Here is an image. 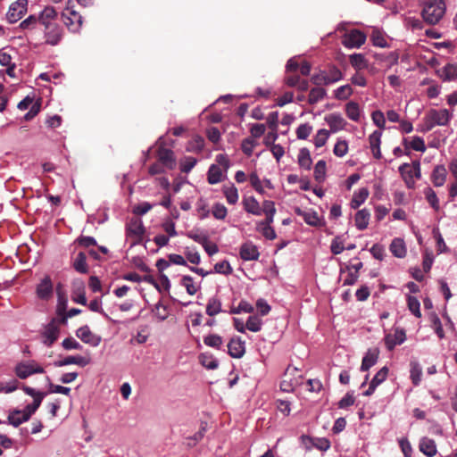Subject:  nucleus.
<instances>
[{
    "label": "nucleus",
    "mask_w": 457,
    "mask_h": 457,
    "mask_svg": "<svg viewBox=\"0 0 457 457\" xmlns=\"http://www.w3.org/2000/svg\"><path fill=\"white\" fill-rule=\"evenodd\" d=\"M59 320L56 318L52 320L45 327L42 332L43 343L46 346H51L59 337L60 325Z\"/></svg>",
    "instance_id": "obj_7"
},
{
    "label": "nucleus",
    "mask_w": 457,
    "mask_h": 457,
    "mask_svg": "<svg viewBox=\"0 0 457 457\" xmlns=\"http://www.w3.org/2000/svg\"><path fill=\"white\" fill-rule=\"evenodd\" d=\"M388 371L389 370L387 367L385 366L381 368L370 381L369 388L363 393V395H371L374 393L375 389L386 379Z\"/></svg>",
    "instance_id": "obj_15"
},
{
    "label": "nucleus",
    "mask_w": 457,
    "mask_h": 457,
    "mask_svg": "<svg viewBox=\"0 0 457 457\" xmlns=\"http://www.w3.org/2000/svg\"><path fill=\"white\" fill-rule=\"evenodd\" d=\"M447 171L445 166L437 165L431 174V180L435 187H441L445 184Z\"/></svg>",
    "instance_id": "obj_28"
},
{
    "label": "nucleus",
    "mask_w": 457,
    "mask_h": 457,
    "mask_svg": "<svg viewBox=\"0 0 457 457\" xmlns=\"http://www.w3.org/2000/svg\"><path fill=\"white\" fill-rule=\"evenodd\" d=\"M263 212L266 216L265 220L259 223V228H262V233L266 239L273 240L276 238V232L270 224L273 221V217L276 212L275 204L272 201H264L262 203V210L259 208V215Z\"/></svg>",
    "instance_id": "obj_2"
},
{
    "label": "nucleus",
    "mask_w": 457,
    "mask_h": 457,
    "mask_svg": "<svg viewBox=\"0 0 457 457\" xmlns=\"http://www.w3.org/2000/svg\"><path fill=\"white\" fill-rule=\"evenodd\" d=\"M212 212L216 219L224 220L228 211L224 204L217 203L213 205Z\"/></svg>",
    "instance_id": "obj_60"
},
{
    "label": "nucleus",
    "mask_w": 457,
    "mask_h": 457,
    "mask_svg": "<svg viewBox=\"0 0 457 457\" xmlns=\"http://www.w3.org/2000/svg\"><path fill=\"white\" fill-rule=\"evenodd\" d=\"M207 180L211 185L217 184L222 180V170L217 164H212L207 173Z\"/></svg>",
    "instance_id": "obj_30"
},
{
    "label": "nucleus",
    "mask_w": 457,
    "mask_h": 457,
    "mask_svg": "<svg viewBox=\"0 0 457 457\" xmlns=\"http://www.w3.org/2000/svg\"><path fill=\"white\" fill-rule=\"evenodd\" d=\"M57 12L52 6H46L40 12L37 20L42 26L56 22Z\"/></svg>",
    "instance_id": "obj_23"
},
{
    "label": "nucleus",
    "mask_w": 457,
    "mask_h": 457,
    "mask_svg": "<svg viewBox=\"0 0 457 457\" xmlns=\"http://www.w3.org/2000/svg\"><path fill=\"white\" fill-rule=\"evenodd\" d=\"M343 78L342 71L335 65H332L326 71V79L328 85L336 83Z\"/></svg>",
    "instance_id": "obj_39"
},
{
    "label": "nucleus",
    "mask_w": 457,
    "mask_h": 457,
    "mask_svg": "<svg viewBox=\"0 0 457 457\" xmlns=\"http://www.w3.org/2000/svg\"><path fill=\"white\" fill-rule=\"evenodd\" d=\"M240 257L244 261L257 260V246L253 242H245L240 247Z\"/></svg>",
    "instance_id": "obj_20"
},
{
    "label": "nucleus",
    "mask_w": 457,
    "mask_h": 457,
    "mask_svg": "<svg viewBox=\"0 0 457 457\" xmlns=\"http://www.w3.org/2000/svg\"><path fill=\"white\" fill-rule=\"evenodd\" d=\"M328 137H329V131L325 129H319L317 131V134L314 137V140H313V144L314 145L317 147V148H320V147H322L323 145H326L328 139Z\"/></svg>",
    "instance_id": "obj_46"
},
{
    "label": "nucleus",
    "mask_w": 457,
    "mask_h": 457,
    "mask_svg": "<svg viewBox=\"0 0 457 457\" xmlns=\"http://www.w3.org/2000/svg\"><path fill=\"white\" fill-rule=\"evenodd\" d=\"M350 64L357 71L367 68L368 62L361 54H353L349 56Z\"/></svg>",
    "instance_id": "obj_33"
},
{
    "label": "nucleus",
    "mask_w": 457,
    "mask_h": 457,
    "mask_svg": "<svg viewBox=\"0 0 457 457\" xmlns=\"http://www.w3.org/2000/svg\"><path fill=\"white\" fill-rule=\"evenodd\" d=\"M223 191L228 204H234L237 202L238 194L235 187H225Z\"/></svg>",
    "instance_id": "obj_59"
},
{
    "label": "nucleus",
    "mask_w": 457,
    "mask_h": 457,
    "mask_svg": "<svg viewBox=\"0 0 457 457\" xmlns=\"http://www.w3.org/2000/svg\"><path fill=\"white\" fill-rule=\"evenodd\" d=\"M445 12L444 0H433L423 6L421 16L429 25H435L440 21Z\"/></svg>",
    "instance_id": "obj_1"
},
{
    "label": "nucleus",
    "mask_w": 457,
    "mask_h": 457,
    "mask_svg": "<svg viewBox=\"0 0 457 457\" xmlns=\"http://www.w3.org/2000/svg\"><path fill=\"white\" fill-rule=\"evenodd\" d=\"M89 363V359L81 356V355H75V356H67L62 360H59L54 361V365L55 367H62L70 364H77L81 367H85Z\"/></svg>",
    "instance_id": "obj_19"
},
{
    "label": "nucleus",
    "mask_w": 457,
    "mask_h": 457,
    "mask_svg": "<svg viewBox=\"0 0 457 457\" xmlns=\"http://www.w3.org/2000/svg\"><path fill=\"white\" fill-rule=\"evenodd\" d=\"M76 336L85 344L96 347L100 345L102 337L94 334L88 326L85 325L79 328L76 331Z\"/></svg>",
    "instance_id": "obj_10"
},
{
    "label": "nucleus",
    "mask_w": 457,
    "mask_h": 457,
    "mask_svg": "<svg viewBox=\"0 0 457 457\" xmlns=\"http://www.w3.org/2000/svg\"><path fill=\"white\" fill-rule=\"evenodd\" d=\"M204 147V139L201 136H195L187 146V152L200 153Z\"/></svg>",
    "instance_id": "obj_38"
},
{
    "label": "nucleus",
    "mask_w": 457,
    "mask_h": 457,
    "mask_svg": "<svg viewBox=\"0 0 457 457\" xmlns=\"http://www.w3.org/2000/svg\"><path fill=\"white\" fill-rule=\"evenodd\" d=\"M197 160L192 156H186L180 162V170L183 173H188L195 166Z\"/></svg>",
    "instance_id": "obj_51"
},
{
    "label": "nucleus",
    "mask_w": 457,
    "mask_h": 457,
    "mask_svg": "<svg viewBox=\"0 0 457 457\" xmlns=\"http://www.w3.org/2000/svg\"><path fill=\"white\" fill-rule=\"evenodd\" d=\"M221 312V303L216 297H212L209 299L208 303L206 305V313L212 317L217 315Z\"/></svg>",
    "instance_id": "obj_40"
},
{
    "label": "nucleus",
    "mask_w": 457,
    "mask_h": 457,
    "mask_svg": "<svg viewBox=\"0 0 457 457\" xmlns=\"http://www.w3.org/2000/svg\"><path fill=\"white\" fill-rule=\"evenodd\" d=\"M53 294V283L49 276H46L37 287V295L40 299L47 300Z\"/></svg>",
    "instance_id": "obj_17"
},
{
    "label": "nucleus",
    "mask_w": 457,
    "mask_h": 457,
    "mask_svg": "<svg viewBox=\"0 0 457 457\" xmlns=\"http://www.w3.org/2000/svg\"><path fill=\"white\" fill-rule=\"evenodd\" d=\"M62 21L69 30L76 32L82 25V16L73 9L72 1L69 0L62 13Z\"/></svg>",
    "instance_id": "obj_4"
},
{
    "label": "nucleus",
    "mask_w": 457,
    "mask_h": 457,
    "mask_svg": "<svg viewBox=\"0 0 457 457\" xmlns=\"http://www.w3.org/2000/svg\"><path fill=\"white\" fill-rule=\"evenodd\" d=\"M427 116L434 126H445L449 122L452 114L446 109H430Z\"/></svg>",
    "instance_id": "obj_11"
},
{
    "label": "nucleus",
    "mask_w": 457,
    "mask_h": 457,
    "mask_svg": "<svg viewBox=\"0 0 457 457\" xmlns=\"http://www.w3.org/2000/svg\"><path fill=\"white\" fill-rule=\"evenodd\" d=\"M378 349H370L362 358L361 370L366 371L374 366L378 361Z\"/></svg>",
    "instance_id": "obj_26"
},
{
    "label": "nucleus",
    "mask_w": 457,
    "mask_h": 457,
    "mask_svg": "<svg viewBox=\"0 0 457 457\" xmlns=\"http://www.w3.org/2000/svg\"><path fill=\"white\" fill-rule=\"evenodd\" d=\"M44 395H38L33 399V403L31 404H28L24 408L25 417L23 420H29L31 415L39 408L42 400L44 399Z\"/></svg>",
    "instance_id": "obj_43"
},
{
    "label": "nucleus",
    "mask_w": 457,
    "mask_h": 457,
    "mask_svg": "<svg viewBox=\"0 0 457 457\" xmlns=\"http://www.w3.org/2000/svg\"><path fill=\"white\" fill-rule=\"evenodd\" d=\"M312 163L310 151L307 148H302L298 154V164L301 168L310 170Z\"/></svg>",
    "instance_id": "obj_37"
},
{
    "label": "nucleus",
    "mask_w": 457,
    "mask_h": 457,
    "mask_svg": "<svg viewBox=\"0 0 457 457\" xmlns=\"http://www.w3.org/2000/svg\"><path fill=\"white\" fill-rule=\"evenodd\" d=\"M45 42L50 46H57L63 37V29L57 22L44 26Z\"/></svg>",
    "instance_id": "obj_6"
},
{
    "label": "nucleus",
    "mask_w": 457,
    "mask_h": 457,
    "mask_svg": "<svg viewBox=\"0 0 457 457\" xmlns=\"http://www.w3.org/2000/svg\"><path fill=\"white\" fill-rule=\"evenodd\" d=\"M406 339L405 331L403 328H395L394 333L386 334L384 341L386 348L392 351L396 345L403 344Z\"/></svg>",
    "instance_id": "obj_13"
},
{
    "label": "nucleus",
    "mask_w": 457,
    "mask_h": 457,
    "mask_svg": "<svg viewBox=\"0 0 457 457\" xmlns=\"http://www.w3.org/2000/svg\"><path fill=\"white\" fill-rule=\"evenodd\" d=\"M326 162L320 160L314 167V179L318 182H322L326 176Z\"/></svg>",
    "instance_id": "obj_49"
},
{
    "label": "nucleus",
    "mask_w": 457,
    "mask_h": 457,
    "mask_svg": "<svg viewBox=\"0 0 457 457\" xmlns=\"http://www.w3.org/2000/svg\"><path fill=\"white\" fill-rule=\"evenodd\" d=\"M325 121L330 128V132L336 133L339 130H343L347 122L339 113H330L325 117Z\"/></svg>",
    "instance_id": "obj_16"
},
{
    "label": "nucleus",
    "mask_w": 457,
    "mask_h": 457,
    "mask_svg": "<svg viewBox=\"0 0 457 457\" xmlns=\"http://www.w3.org/2000/svg\"><path fill=\"white\" fill-rule=\"evenodd\" d=\"M443 77L445 80H454L457 79V64L448 63L443 69Z\"/></svg>",
    "instance_id": "obj_48"
},
{
    "label": "nucleus",
    "mask_w": 457,
    "mask_h": 457,
    "mask_svg": "<svg viewBox=\"0 0 457 457\" xmlns=\"http://www.w3.org/2000/svg\"><path fill=\"white\" fill-rule=\"evenodd\" d=\"M400 448L404 455V457H411L412 453L411 445L409 440L406 437H403L399 439Z\"/></svg>",
    "instance_id": "obj_64"
},
{
    "label": "nucleus",
    "mask_w": 457,
    "mask_h": 457,
    "mask_svg": "<svg viewBox=\"0 0 457 457\" xmlns=\"http://www.w3.org/2000/svg\"><path fill=\"white\" fill-rule=\"evenodd\" d=\"M370 213L367 209L360 210L355 214V226L358 229L363 230L368 227Z\"/></svg>",
    "instance_id": "obj_29"
},
{
    "label": "nucleus",
    "mask_w": 457,
    "mask_h": 457,
    "mask_svg": "<svg viewBox=\"0 0 457 457\" xmlns=\"http://www.w3.org/2000/svg\"><path fill=\"white\" fill-rule=\"evenodd\" d=\"M296 213L302 215L304 221L309 225L317 226L320 223V218L315 212H302L300 209H297Z\"/></svg>",
    "instance_id": "obj_44"
},
{
    "label": "nucleus",
    "mask_w": 457,
    "mask_h": 457,
    "mask_svg": "<svg viewBox=\"0 0 457 457\" xmlns=\"http://www.w3.org/2000/svg\"><path fill=\"white\" fill-rule=\"evenodd\" d=\"M14 371L18 378L25 379L33 374L44 373L45 370L36 361H29L18 363L15 366Z\"/></svg>",
    "instance_id": "obj_5"
},
{
    "label": "nucleus",
    "mask_w": 457,
    "mask_h": 457,
    "mask_svg": "<svg viewBox=\"0 0 457 457\" xmlns=\"http://www.w3.org/2000/svg\"><path fill=\"white\" fill-rule=\"evenodd\" d=\"M403 144L406 147H410L415 151H419V152L426 151V145H425L424 140L420 137H414L412 138V140L409 143V145H408L407 139H404Z\"/></svg>",
    "instance_id": "obj_47"
},
{
    "label": "nucleus",
    "mask_w": 457,
    "mask_h": 457,
    "mask_svg": "<svg viewBox=\"0 0 457 457\" xmlns=\"http://www.w3.org/2000/svg\"><path fill=\"white\" fill-rule=\"evenodd\" d=\"M410 378L414 386H419L421 381L422 369L417 361H411L410 363Z\"/></svg>",
    "instance_id": "obj_35"
},
{
    "label": "nucleus",
    "mask_w": 457,
    "mask_h": 457,
    "mask_svg": "<svg viewBox=\"0 0 457 457\" xmlns=\"http://www.w3.org/2000/svg\"><path fill=\"white\" fill-rule=\"evenodd\" d=\"M366 41V35L358 30L352 29L349 33L345 34L344 38V45L346 47L353 48L361 46Z\"/></svg>",
    "instance_id": "obj_12"
},
{
    "label": "nucleus",
    "mask_w": 457,
    "mask_h": 457,
    "mask_svg": "<svg viewBox=\"0 0 457 457\" xmlns=\"http://www.w3.org/2000/svg\"><path fill=\"white\" fill-rule=\"evenodd\" d=\"M353 94V88L349 85H344L335 90V97L338 100H346Z\"/></svg>",
    "instance_id": "obj_50"
},
{
    "label": "nucleus",
    "mask_w": 457,
    "mask_h": 457,
    "mask_svg": "<svg viewBox=\"0 0 457 457\" xmlns=\"http://www.w3.org/2000/svg\"><path fill=\"white\" fill-rule=\"evenodd\" d=\"M369 196V190L366 187H362L355 192L351 201V207L357 209L362 204Z\"/></svg>",
    "instance_id": "obj_31"
},
{
    "label": "nucleus",
    "mask_w": 457,
    "mask_h": 457,
    "mask_svg": "<svg viewBox=\"0 0 457 457\" xmlns=\"http://www.w3.org/2000/svg\"><path fill=\"white\" fill-rule=\"evenodd\" d=\"M158 162L164 167L172 170L175 167L176 161L172 150L165 148L162 145L157 150Z\"/></svg>",
    "instance_id": "obj_14"
},
{
    "label": "nucleus",
    "mask_w": 457,
    "mask_h": 457,
    "mask_svg": "<svg viewBox=\"0 0 457 457\" xmlns=\"http://www.w3.org/2000/svg\"><path fill=\"white\" fill-rule=\"evenodd\" d=\"M390 252L397 258H403L406 255V246L402 238L396 237L392 240L389 245Z\"/></svg>",
    "instance_id": "obj_27"
},
{
    "label": "nucleus",
    "mask_w": 457,
    "mask_h": 457,
    "mask_svg": "<svg viewBox=\"0 0 457 457\" xmlns=\"http://www.w3.org/2000/svg\"><path fill=\"white\" fill-rule=\"evenodd\" d=\"M73 268L76 271L81 274H86L88 272V266L87 264V257L85 253L79 252L77 254L73 262Z\"/></svg>",
    "instance_id": "obj_32"
},
{
    "label": "nucleus",
    "mask_w": 457,
    "mask_h": 457,
    "mask_svg": "<svg viewBox=\"0 0 457 457\" xmlns=\"http://www.w3.org/2000/svg\"><path fill=\"white\" fill-rule=\"evenodd\" d=\"M419 447L420 451L428 457H434L437 453L436 442L428 437H423Z\"/></svg>",
    "instance_id": "obj_25"
},
{
    "label": "nucleus",
    "mask_w": 457,
    "mask_h": 457,
    "mask_svg": "<svg viewBox=\"0 0 457 457\" xmlns=\"http://www.w3.org/2000/svg\"><path fill=\"white\" fill-rule=\"evenodd\" d=\"M425 196H426L427 201L431 205V207L433 209H435L436 211H437L439 209V201H438V198H437L435 191L432 188L428 187L425 190Z\"/></svg>",
    "instance_id": "obj_55"
},
{
    "label": "nucleus",
    "mask_w": 457,
    "mask_h": 457,
    "mask_svg": "<svg viewBox=\"0 0 457 457\" xmlns=\"http://www.w3.org/2000/svg\"><path fill=\"white\" fill-rule=\"evenodd\" d=\"M370 40L375 46L386 47L387 42L384 36L378 30H373L370 36Z\"/></svg>",
    "instance_id": "obj_57"
},
{
    "label": "nucleus",
    "mask_w": 457,
    "mask_h": 457,
    "mask_svg": "<svg viewBox=\"0 0 457 457\" xmlns=\"http://www.w3.org/2000/svg\"><path fill=\"white\" fill-rule=\"evenodd\" d=\"M345 112L347 117L353 120L358 121L360 119L359 104L355 102H349L345 106Z\"/></svg>",
    "instance_id": "obj_42"
},
{
    "label": "nucleus",
    "mask_w": 457,
    "mask_h": 457,
    "mask_svg": "<svg viewBox=\"0 0 457 457\" xmlns=\"http://www.w3.org/2000/svg\"><path fill=\"white\" fill-rule=\"evenodd\" d=\"M382 132L380 130H375L369 137L370 147L371 149L374 158L380 159L382 157L380 152Z\"/></svg>",
    "instance_id": "obj_22"
},
{
    "label": "nucleus",
    "mask_w": 457,
    "mask_h": 457,
    "mask_svg": "<svg viewBox=\"0 0 457 457\" xmlns=\"http://www.w3.org/2000/svg\"><path fill=\"white\" fill-rule=\"evenodd\" d=\"M413 171V164L403 163L399 167V172L408 188H413L415 186Z\"/></svg>",
    "instance_id": "obj_21"
},
{
    "label": "nucleus",
    "mask_w": 457,
    "mask_h": 457,
    "mask_svg": "<svg viewBox=\"0 0 457 457\" xmlns=\"http://www.w3.org/2000/svg\"><path fill=\"white\" fill-rule=\"evenodd\" d=\"M257 137V124L251 126V137L243 140L241 148L245 154L251 155L254 146L256 145L255 137Z\"/></svg>",
    "instance_id": "obj_18"
},
{
    "label": "nucleus",
    "mask_w": 457,
    "mask_h": 457,
    "mask_svg": "<svg viewBox=\"0 0 457 457\" xmlns=\"http://www.w3.org/2000/svg\"><path fill=\"white\" fill-rule=\"evenodd\" d=\"M348 144L345 140H337L336 143L333 153L338 157H343L347 154Z\"/></svg>",
    "instance_id": "obj_58"
},
{
    "label": "nucleus",
    "mask_w": 457,
    "mask_h": 457,
    "mask_svg": "<svg viewBox=\"0 0 457 457\" xmlns=\"http://www.w3.org/2000/svg\"><path fill=\"white\" fill-rule=\"evenodd\" d=\"M327 95V92L324 88L317 87L311 89L309 94L308 102L311 104H314L319 101L322 100Z\"/></svg>",
    "instance_id": "obj_41"
},
{
    "label": "nucleus",
    "mask_w": 457,
    "mask_h": 457,
    "mask_svg": "<svg viewBox=\"0 0 457 457\" xmlns=\"http://www.w3.org/2000/svg\"><path fill=\"white\" fill-rule=\"evenodd\" d=\"M200 363L208 370H215L218 368V361L214 356L208 353H204L199 355Z\"/></svg>",
    "instance_id": "obj_34"
},
{
    "label": "nucleus",
    "mask_w": 457,
    "mask_h": 457,
    "mask_svg": "<svg viewBox=\"0 0 457 457\" xmlns=\"http://www.w3.org/2000/svg\"><path fill=\"white\" fill-rule=\"evenodd\" d=\"M204 342L206 345L213 348H220L222 345V337L216 334H211L204 338Z\"/></svg>",
    "instance_id": "obj_52"
},
{
    "label": "nucleus",
    "mask_w": 457,
    "mask_h": 457,
    "mask_svg": "<svg viewBox=\"0 0 457 457\" xmlns=\"http://www.w3.org/2000/svg\"><path fill=\"white\" fill-rule=\"evenodd\" d=\"M312 131V127L310 124H308V123L301 124L296 129V137L298 139L305 140L311 135Z\"/></svg>",
    "instance_id": "obj_56"
},
{
    "label": "nucleus",
    "mask_w": 457,
    "mask_h": 457,
    "mask_svg": "<svg viewBox=\"0 0 457 457\" xmlns=\"http://www.w3.org/2000/svg\"><path fill=\"white\" fill-rule=\"evenodd\" d=\"M253 312V306L250 304L248 302L242 300L238 306H232L230 310V313L237 314L240 312L251 313Z\"/></svg>",
    "instance_id": "obj_54"
},
{
    "label": "nucleus",
    "mask_w": 457,
    "mask_h": 457,
    "mask_svg": "<svg viewBox=\"0 0 457 457\" xmlns=\"http://www.w3.org/2000/svg\"><path fill=\"white\" fill-rule=\"evenodd\" d=\"M228 353L233 358H240L245 353L244 342L239 338H231L228 344Z\"/></svg>",
    "instance_id": "obj_24"
},
{
    "label": "nucleus",
    "mask_w": 457,
    "mask_h": 457,
    "mask_svg": "<svg viewBox=\"0 0 457 457\" xmlns=\"http://www.w3.org/2000/svg\"><path fill=\"white\" fill-rule=\"evenodd\" d=\"M370 251L372 256L377 260L382 261L385 257V248L379 244L373 245Z\"/></svg>",
    "instance_id": "obj_63"
},
{
    "label": "nucleus",
    "mask_w": 457,
    "mask_h": 457,
    "mask_svg": "<svg viewBox=\"0 0 457 457\" xmlns=\"http://www.w3.org/2000/svg\"><path fill=\"white\" fill-rule=\"evenodd\" d=\"M214 270L216 272L225 275L232 272V268L227 261L217 262L214 266Z\"/></svg>",
    "instance_id": "obj_62"
},
{
    "label": "nucleus",
    "mask_w": 457,
    "mask_h": 457,
    "mask_svg": "<svg viewBox=\"0 0 457 457\" xmlns=\"http://www.w3.org/2000/svg\"><path fill=\"white\" fill-rule=\"evenodd\" d=\"M25 417L24 410H14L8 415V423L13 427H18L21 423L28 421L29 420H23Z\"/></svg>",
    "instance_id": "obj_36"
},
{
    "label": "nucleus",
    "mask_w": 457,
    "mask_h": 457,
    "mask_svg": "<svg viewBox=\"0 0 457 457\" xmlns=\"http://www.w3.org/2000/svg\"><path fill=\"white\" fill-rule=\"evenodd\" d=\"M181 285L186 288L190 295H194L197 292V287L194 283V279L190 276H184L181 278Z\"/></svg>",
    "instance_id": "obj_53"
},
{
    "label": "nucleus",
    "mask_w": 457,
    "mask_h": 457,
    "mask_svg": "<svg viewBox=\"0 0 457 457\" xmlns=\"http://www.w3.org/2000/svg\"><path fill=\"white\" fill-rule=\"evenodd\" d=\"M27 10L28 1L17 0L10 5L6 13V19L9 23H14L22 18V16L27 12Z\"/></svg>",
    "instance_id": "obj_8"
},
{
    "label": "nucleus",
    "mask_w": 457,
    "mask_h": 457,
    "mask_svg": "<svg viewBox=\"0 0 457 457\" xmlns=\"http://www.w3.org/2000/svg\"><path fill=\"white\" fill-rule=\"evenodd\" d=\"M72 300L75 303H80L82 305L87 304V298L84 292V286L81 283L80 287L73 292Z\"/></svg>",
    "instance_id": "obj_61"
},
{
    "label": "nucleus",
    "mask_w": 457,
    "mask_h": 457,
    "mask_svg": "<svg viewBox=\"0 0 457 457\" xmlns=\"http://www.w3.org/2000/svg\"><path fill=\"white\" fill-rule=\"evenodd\" d=\"M145 232L143 222L138 218H133L126 227V233L129 237L134 238L135 242H140Z\"/></svg>",
    "instance_id": "obj_9"
},
{
    "label": "nucleus",
    "mask_w": 457,
    "mask_h": 457,
    "mask_svg": "<svg viewBox=\"0 0 457 457\" xmlns=\"http://www.w3.org/2000/svg\"><path fill=\"white\" fill-rule=\"evenodd\" d=\"M407 305H408V309L414 316H416L417 318L421 317V312H420V301L417 299V297L412 296V295H408L407 296Z\"/></svg>",
    "instance_id": "obj_45"
},
{
    "label": "nucleus",
    "mask_w": 457,
    "mask_h": 457,
    "mask_svg": "<svg viewBox=\"0 0 457 457\" xmlns=\"http://www.w3.org/2000/svg\"><path fill=\"white\" fill-rule=\"evenodd\" d=\"M302 380L303 376L300 374V370L295 367L288 366L280 383V389L287 393L293 392L302 384Z\"/></svg>",
    "instance_id": "obj_3"
}]
</instances>
